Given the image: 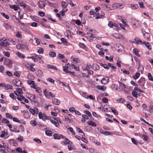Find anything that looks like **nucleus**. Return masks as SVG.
Wrapping results in <instances>:
<instances>
[{
    "label": "nucleus",
    "mask_w": 153,
    "mask_h": 153,
    "mask_svg": "<svg viewBox=\"0 0 153 153\" xmlns=\"http://www.w3.org/2000/svg\"><path fill=\"white\" fill-rule=\"evenodd\" d=\"M39 7L41 8H43L45 6V3L42 1H39L38 3Z\"/></svg>",
    "instance_id": "4468645a"
},
{
    "label": "nucleus",
    "mask_w": 153,
    "mask_h": 153,
    "mask_svg": "<svg viewBox=\"0 0 153 153\" xmlns=\"http://www.w3.org/2000/svg\"><path fill=\"white\" fill-rule=\"evenodd\" d=\"M33 89H35L36 91L39 93H40L42 91L41 88L39 87H36V86L35 88H33Z\"/></svg>",
    "instance_id": "de8ad7c7"
},
{
    "label": "nucleus",
    "mask_w": 153,
    "mask_h": 153,
    "mask_svg": "<svg viewBox=\"0 0 153 153\" xmlns=\"http://www.w3.org/2000/svg\"><path fill=\"white\" fill-rule=\"evenodd\" d=\"M61 5L63 7L65 8L67 7L68 6V4L66 3V2L65 1H62Z\"/></svg>",
    "instance_id": "13d9d810"
},
{
    "label": "nucleus",
    "mask_w": 153,
    "mask_h": 153,
    "mask_svg": "<svg viewBox=\"0 0 153 153\" xmlns=\"http://www.w3.org/2000/svg\"><path fill=\"white\" fill-rule=\"evenodd\" d=\"M54 120H51V122L54 124L56 127H59V123L62 124V122L61 121L60 119L58 117H53Z\"/></svg>",
    "instance_id": "f257e3e1"
},
{
    "label": "nucleus",
    "mask_w": 153,
    "mask_h": 153,
    "mask_svg": "<svg viewBox=\"0 0 153 153\" xmlns=\"http://www.w3.org/2000/svg\"><path fill=\"white\" fill-rule=\"evenodd\" d=\"M36 74L37 76L38 77H42L43 75L42 72L40 70H38L36 72Z\"/></svg>",
    "instance_id": "c85d7f7f"
},
{
    "label": "nucleus",
    "mask_w": 153,
    "mask_h": 153,
    "mask_svg": "<svg viewBox=\"0 0 153 153\" xmlns=\"http://www.w3.org/2000/svg\"><path fill=\"white\" fill-rule=\"evenodd\" d=\"M22 29V30H23L25 33H27V34H31V32L25 27H23V28H22V29Z\"/></svg>",
    "instance_id": "b1692460"
},
{
    "label": "nucleus",
    "mask_w": 153,
    "mask_h": 153,
    "mask_svg": "<svg viewBox=\"0 0 153 153\" xmlns=\"http://www.w3.org/2000/svg\"><path fill=\"white\" fill-rule=\"evenodd\" d=\"M16 36L17 38H21L22 37L21 33L20 32H17Z\"/></svg>",
    "instance_id": "69168bd1"
},
{
    "label": "nucleus",
    "mask_w": 153,
    "mask_h": 153,
    "mask_svg": "<svg viewBox=\"0 0 153 153\" xmlns=\"http://www.w3.org/2000/svg\"><path fill=\"white\" fill-rule=\"evenodd\" d=\"M133 53L137 56L140 57V55L138 54V51L136 49H133Z\"/></svg>",
    "instance_id": "3c124183"
},
{
    "label": "nucleus",
    "mask_w": 153,
    "mask_h": 153,
    "mask_svg": "<svg viewBox=\"0 0 153 153\" xmlns=\"http://www.w3.org/2000/svg\"><path fill=\"white\" fill-rule=\"evenodd\" d=\"M13 129H10V130L11 132L19 133L20 132L19 130L18 129L17 126H14L13 127Z\"/></svg>",
    "instance_id": "393cba45"
},
{
    "label": "nucleus",
    "mask_w": 153,
    "mask_h": 153,
    "mask_svg": "<svg viewBox=\"0 0 153 153\" xmlns=\"http://www.w3.org/2000/svg\"><path fill=\"white\" fill-rule=\"evenodd\" d=\"M134 40L136 41L135 44L136 45H139L140 44H143V42L141 41V40L139 38L137 37L135 38Z\"/></svg>",
    "instance_id": "6ab92c4d"
},
{
    "label": "nucleus",
    "mask_w": 153,
    "mask_h": 153,
    "mask_svg": "<svg viewBox=\"0 0 153 153\" xmlns=\"http://www.w3.org/2000/svg\"><path fill=\"white\" fill-rule=\"evenodd\" d=\"M13 88V86L9 84L6 85H4V89L6 90L8 89H12Z\"/></svg>",
    "instance_id": "c9c22d12"
},
{
    "label": "nucleus",
    "mask_w": 153,
    "mask_h": 153,
    "mask_svg": "<svg viewBox=\"0 0 153 153\" xmlns=\"http://www.w3.org/2000/svg\"><path fill=\"white\" fill-rule=\"evenodd\" d=\"M5 116L7 118L10 119H12L13 118V117L9 113H6L5 114Z\"/></svg>",
    "instance_id": "774afa93"
},
{
    "label": "nucleus",
    "mask_w": 153,
    "mask_h": 153,
    "mask_svg": "<svg viewBox=\"0 0 153 153\" xmlns=\"http://www.w3.org/2000/svg\"><path fill=\"white\" fill-rule=\"evenodd\" d=\"M109 79L108 77L105 76L101 80V82L102 84L105 85L109 82Z\"/></svg>",
    "instance_id": "1a4fd4ad"
},
{
    "label": "nucleus",
    "mask_w": 153,
    "mask_h": 153,
    "mask_svg": "<svg viewBox=\"0 0 153 153\" xmlns=\"http://www.w3.org/2000/svg\"><path fill=\"white\" fill-rule=\"evenodd\" d=\"M81 94L85 98H88L87 93L85 92H82L81 93Z\"/></svg>",
    "instance_id": "c03bdc74"
},
{
    "label": "nucleus",
    "mask_w": 153,
    "mask_h": 153,
    "mask_svg": "<svg viewBox=\"0 0 153 153\" xmlns=\"http://www.w3.org/2000/svg\"><path fill=\"white\" fill-rule=\"evenodd\" d=\"M39 119H42L44 121H45L46 119H47L46 115L41 112L39 113Z\"/></svg>",
    "instance_id": "0eeeda50"
},
{
    "label": "nucleus",
    "mask_w": 153,
    "mask_h": 153,
    "mask_svg": "<svg viewBox=\"0 0 153 153\" xmlns=\"http://www.w3.org/2000/svg\"><path fill=\"white\" fill-rule=\"evenodd\" d=\"M33 140L36 142L38 143H42V141H41L39 139L37 138H35L33 139Z\"/></svg>",
    "instance_id": "e2e57ef3"
},
{
    "label": "nucleus",
    "mask_w": 153,
    "mask_h": 153,
    "mask_svg": "<svg viewBox=\"0 0 153 153\" xmlns=\"http://www.w3.org/2000/svg\"><path fill=\"white\" fill-rule=\"evenodd\" d=\"M103 49H102L98 53L99 55L102 57L104 56V52L103 51Z\"/></svg>",
    "instance_id": "09e8293b"
},
{
    "label": "nucleus",
    "mask_w": 153,
    "mask_h": 153,
    "mask_svg": "<svg viewBox=\"0 0 153 153\" xmlns=\"http://www.w3.org/2000/svg\"><path fill=\"white\" fill-rule=\"evenodd\" d=\"M16 90L17 92H18V93L19 94H22L23 93V91H22V89L19 88H16Z\"/></svg>",
    "instance_id": "680f3d73"
},
{
    "label": "nucleus",
    "mask_w": 153,
    "mask_h": 153,
    "mask_svg": "<svg viewBox=\"0 0 153 153\" xmlns=\"http://www.w3.org/2000/svg\"><path fill=\"white\" fill-rule=\"evenodd\" d=\"M100 68L99 66L97 64H94L93 65V69L94 71H97Z\"/></svg>",
    "instance_id": "7c9ffc66"
},
{
    "label": "nucleus",
    "mask_w": 153,
    "mask_h": 153,
    "mask_svg": "<svg viewBox=\"0 0 153 153\" xmlns=\"http://www.w3.org/2000/svg\"><path fill=\"white\" fill-rule=\"evenodd\" d=\"M9 143L11 144L15 145L16 143V141L13 139H11L9 140Z\"/></svg>",
    "instance_id": "8fccbe9b"
},
{
    "label": "nucleus",
    "mask_w": 153,
    "mask_h": 153,
    "mask_svg": "<svg viewBox=\"0 0 153 153\" xmlns=\"http://www.w3.org/2000/svg\"><path fill=\"white\" fill-rule=\"evenodd\" d=\"M16 53L17 56L21 58L22 59H24L25 58V55L19 51L16 52Z\"/></svg>",
    "instance_id": "4be33fe9"
},
{
    "label": "nucleus",
    "mask_w": 153,
    "mask_h": 153,
    "mask_svg": "<svg viewBox=\"0 0 153 153\" xmlns=\"http://www.w3.org/2000/svg\"><path fill=\"white\" fill-rule=\"evenodd\" d=\"M83 112L88 115L89 117H91V113L88 111H84Z\"/></svg>",
    "instance_id": "864d4df0"
},
{
    "label": "nucleus",
    "mask_w": 153,
    "mask_h": 153,
    "mask_svg": "<svg viewBox=\"0 0 153 153\" xmlns=\"http://www.w3.org/2000/svg\"><path fill=\"white\" fill-rule=\"evenodd\" d=\"M2 122L3 123H5L7 124H9V121L6 119L3 118L2 120Z\"/></svg>",
    "instance_id": "bf43d9fd"
},
{
    "label": "nucleus",
    "mask_w": 153,
    "mask_h": 153,
    "mask_svg": "<svg viewBox=\"0 0 153 153\" xmlns=\"http://www.w3.org/2000/svg\"><path fill=\"white\" fill-rule=\"evenodd\" d=\"M17 99L20 101H22L23 100L24 102L26 103H28L29 102L28 100L25 98L22 95H20L19 96H18L17 98Z\"/></svg>",
    "instance_id": "6e6552de"
},
{
    "label": "nucleus",
    "mask_w": 153,
    "mask_h": 153,
    "mask_svg": "<svg viewBox=\"0 0 153 153\" xmlns=\"http://www.w3.org/2000/svg\"><path fill=\"white\" fill-rule=\"evenodd\" d=\"M43 92L45 96L48 98H54L55 97L51 92L47 91L46 89L44 90Z\"/></svg>",
    "instance_id": "7ed1b4c3"
},
{
    "label": "nucleus",
    "mask_w": 153,
    "mask_h": 153,
    "mask_svg": "<svg viewBox=\"0 0 153 153\" xmlns=\"http://www.w3.org/2000/svg\"><path fill=\"white\" fill-rule=\"evenodd\" d=\"M36 57L37 58L38 61L41 64H43L44 63V61L42 59V56L40 55H37V56H36Z\"/></svg>",
    "instance_id": "412c9836"
},
{
    "label": "nucleus",
    "mask_w": 153,
    "mask_h": 153,
    "mask_svg": "<svg viewBox=\"0 0 153 153\" xmlns=\"http://www.w3.org/2000/svg\"><path fill=\"white\" fill-rule=\"evenodd\" d=\"M45 134L48 136H51L52 135V133L51 131L47 130L45 131Z\"/></svg>",
    "instance_id": "58836bf2"
},
{
    "label": "nucleus",
    "mask_w": 153,
    "mask_h": 153,
    "mask_svg": "<svg viewBox=\"0 0 153 153\" xmlns=\"http://www.w3.org/2000/svg\"><path fill=\"white\" fill-rule=\"evenodd\" d=\"M49 55L51 57H54L56 56V53L50 51Z\"/></svg>",
    "instance_id": "4d7b16f0"
},
{
    "label": "nucleus",
    "mask_w": 153,
    "mask_h": 153,
    "mask_svg": "<svg viewBox=\"0 0 153 153\" xmlns=\"http://www.w3.org/2000/svg\"><path fill=\"white\" fill-rule=\"evenodd\" d=\"M3 144H0V152L2 153H7L5 152L6 149L8 148V145L4 143H3Z\"/></svg>",
    "instance_id": "f03ea898"
},
{
    "label": "nucleus",
    "mask_w": 153,
    "mask_h": 153,
    "mask_svg": "<svg viewBox=\"0 0 153 153\" xmlns=\"http://www.w3.org/2000/svg\"><path fill=\"white\" fill-rule=\"evenodd\" d=\"M13 82L14 85L17 86H20L22 84L21 82L18 79H13Z\"/></svg>",
    "instance_id": "f8f14e48"
},
{
    "label": "nucleus",
    "mask_w": 153,
    "mask_h": 153,
    "mask_svg": "<svg viewBox=\"0 0 153 153\" xmlns=\"http://www.w3.org/2000/svg\"><path fill=\"white\" fill-rule=\"evenodd\" d=\"M101 7L102 9L107 11H109L112 10L111 8L110 7L109 5L102 4L101 5Z\"/></svg>",
    "instance_id": "9d476101"
},
{
    "label": "nucleus",
    "mask_w": 153,
    "mask_h": 153,
    "mask_svg": "<svg viewBox=\"0 0 153 153\" xmlns=\"http://www.w3.org/2000/svg\"><path fill=\"white\" fill-rule=\"evenodd\" d=\"M128 7L132 10L137 9L138 8V6L137 4H129Z\"/></svg>",
    "instance_id": "dca6fc26"
},
{
    "label": "nucleus",
    "mask_w": 153,
    "mask_h": 153,
    "mask_svg": "<svg viewBox=\"0 0 153 153\" xmlns=\"http://www.w3.org/2000/svg\"><path fill=\"white\" fill-rule=\"evenodd\" d=\"M100 65L101 66L103 67L105 69H108V67L107 65L106 64H103L102 63H100Z\"/></svg>",
    "instance_id": "338daca9"
},
{
    "label": "nucleus",
    "mask_w": 153,
    "mask_h": 153,
    "mask_svg": "<svg viewBox=\"0 0 153 153\" xmlns=\"http://www.w3.org/2000/svg\"><path fill=\"white\" fill-rule=\"evenodd\" d=\"M13 121L14 122H16L19 123H21V121L17 118L13 117Z\"/></svg>",
    "instance_id": "052dcab7"
},
{
    "label": "nucleus",
    "mask_w": 153,
    "mask_h": 153,
    "mask_svg": "<svg viewBox=\"0 0 153 153\" xmlns=\"http://www.w3.org/2000/svg\"><path fill=\"white\" fill-rule=\"evenodd\" d=\"M30 113L33 115H35L36 114H37L39 113V111L38 108L36 107H34L33 108H30L29 110Z\"/></svg>",
    "instance_id": "39448f33"
},
{
    "label": "nucleus",
    "mask_w": 153,
    "mask_h": 153,
    "mask_svg": "<svg viewBox=\"0 0 153 153\" xmlns=\"http://www.w3.org/2000/svg\"><path fill=\"white\" fill-rule=\"evenodd\" d=\"M34 39L36 40V42L37 45H39L40 44L41 42V40L36 38H35Z\"/></svg>",
    "instance_id": "0e129e2a"
},
{
    "label": "nucleus",
    "mask_w": 153,
    "mask_h": 153,
    "mask_svg": "<svg viewBox=\"0 0 153 153\" xmlns=\"http://www.w3.org/2000/svg\"><path fill=\"white\" fill-rule=\"evenodd\" d=\"M110 110L114 114L116 115H118V112L113 107L110 108Z\"/></svg>",
    "instance_id": "72a5a7b5"
},
{
    "label": "nucleus",
    "mask_w": 153,
    "mask_h": 153,
    "mask_svg": "<svg viewBox=\"0 0 153 153\" xmlns=\"http://www.w3.org/2000/svg\"><path fill=\"white\" fill-rule=\"evenodd\" d=\"M1 46H7L10 45V44L7 42H1Z\"/></svg>",
    "instance_id": "37998d69"
},
{
    "label": "nucleus",
    "mask_w": 153,
    "mask_h": 153,
    "mask_svg": "<svg viewBox=\"0 0 153 153\" xmlns=\"http://www.w3.org/2000/svg\"><path fill=\"white\" fill-rule=\"evenodd\" d=\"M97 88L100 90L104 91L106 88V87L104 85H98L97 86Z\"/></svg>",
    "instance_id": "a878e982"
},
{
    "label": "nucleus",
    "mask_w": 153,
    "mask_h": 153,
    "mask_svg": "<svg viewBox=\"0 0 153 153\" xmlns=\"http://www.w3.org/2000/svg\"><path fill=\"white\" fill-rule=\"evenodd\" d=\"M53 138L55 140H59L61 138L62 139H65V137L62 134H59L57 133H54L53 135Z\"/></svg>",
    "instance_id": "20e7f679"
},
{
    "label": "nucleus",
    "mask_w": 153,
    "mask_h": 153,
    "mask_svg": "<svg viewBox=\"0 0 153 153\" xmlns=\"http://www.w3.org/2000/svg\"><path fill=\"white\" fill-rule=\"evenodd\" d=\"M31 19L34 21L38 22L39 21V18L37 16H32L31 17Z\"/></svg>",
    "instance_id": "603ef678"
},
{
    "label": "nucleus",
    "mask_w": 153,
    "mask_h": 153,
    "mask_svg": "<svg viewBox=\"0 0 153 153\" xmlns=\"http://www.w3.org/2000/svg\"><path fill=\"white\" fill-rule=\"evenodd\" d=\"M143 44L145 45L146 47L149 50H151L152 49V46L150 44L146 42H144L143 43Z\"/></svg>",
    "instance_id": "a211bd4d"
},
{
    "label": "nucleus",
    "mask_w": 153,
    "mask_h": 153,
    "mask_svg": "<svg viewBox=\"0 0 153 153\" xmlns=\"http://www.w3.org/2000/svg\"><path fill=\"white\" fill-rule=\"evenodd\" d=\"M68 64H67L65 66L63 67V71L66 73H68Z\"/></svg>",
    "instance_id": "2f4dec72"
},
{
    "label": "nucleus",
    "mask_w": 153,
    "mask_h": 153,
    "mask_svg": "<svg viewBox=\"0 0 153 153\" xmlns=\"http://www.w3.org/2000/svg\"><path fill=\"white\" fill-rule=\"evenodd\" d=\"M28 84L30 85L31 88H35L36 84L35 83L34 81L31 80H29L27 81Z\"/></svg>",
    "instance_id": "9b49d317"
},
{
    "label": "nucleus",
    "mask_w": 153,
    "mask_h": 153,
    "mask_svg": "<svg viewBox=\"0 0 153 153\" xmlns=\"http://www.w3.org/2000/svg\"><path fill=\"white\" fill-rule=\"evenodd\" d=\"M30 114L29 112H25L24 114V117L26 119H29L30 117Z\"/></svg>",
    "instance_id": "c756f323"
},
{
    "label": "nucleus",
    "mask_w": 153,
    "mask_h": 153,
    "mask_svg": "<svg viewBox=\"0 0 153 153\" xmlns=\"http://www.w3.org/2000/svg\"><path fill=\"white\" fill-rule=\"evenodd\" d=\"M9 6L10 8L13 9L15 11H17L19 9V7L16 6L15 5H11L9 4Z\"/></svg>",
    "instance_id": "aec40b11"
},
{
    "label": "nucleus",
    "mask_w": 153,
    "mask_h": 153,
    "mask_svg": "<svg viewBox=\"0 0 153 153\" xmlns=\"http://www.w3.org/2000/svg\"><path fill=\"white\" fill-rule=\"evenodd\" d=\"M65 141L62 142V144H63V143H64L66 145L69 144H72V142L69 140L68 138L65 137Z\"/></svg>",
    "instance_id": "5701e85b"
},
{
    "label": "nucleus",
    "mask_w": 153,
    "mask_h": 153,
    "mask_svg": "<svg viewBox=\"0 0 153 153\" xmlns=\"http://www.w3.org/2000/svg\"><path fill=\"white\" fill-rule=\"evenodd\" d=\"M112 36L117 39H120L121 37L123 38V37L122 35L118 34H115L114 35H112Z\"/></svg>",
    "instance_id": "e433bc0d"
},
{
    "label": "nucleus",
    "mask_w": 153,
    "mask_h": 153,
    "mask_svg": "<svg viewBox=\"0 0 153 153\" xmlns=\"http://www.w3.org/2000/svg\"><path fill=\"white\" fill-rule=\"evenodd\" d=\"M140 76V74L139 73H137L135 74L133 76V78L135 79H136L139 77Z\"/></svg>",
    "instance_id": "5fc2aeb1"
},
{
    "label": "nucleus",
    "mask_w": 153,
    "mask_h": 153,
    "mask_svg": "<svg viewBox=\"0 0 153 153\" xmlns=\"http://www.w3.org/2000/svg\"><path fill=\"white\" fill-rule=\"evenodd\" d=\"M4 26L7 30L10 29L11 27V26H10L9 24L7 23H4Z\"/></svg>",
    "instance_id": "f704fd0d"
},
{
    "label": "nucleus",
    "mask_w": 153,
    "mask_h": 153,
    "mask_svg": "<svg viewBox=\"0 0 153 153\" xmlns=\"http://www.w3.org/2000/svg\"><path fill=\"white\" fill-rule=\"evenodd\" d=\"M47 67L48 68L52 69L53 70H56V68L51 65H47Z\"/></svg>",
    "instance_id": "49530a36"
},
{
    "label": "nucleus",
    "mask_w": 153,
    "mask_h": 153,
    "mask_svg": "<svg viewBox=\"0 0 153 153\" xmlns=\"http://www.w3.org/2000/svg\"><path fill=\"white\" fill-rule=\"evenodd\" d=\"M79 46L81 48L84 49L85 51L87 50V48L86 46L84 44L82 43H80L79 44Z\"/></svg>",
    "instance_id": "473e14b6"
},
{
    "label": "nucleus",
    "mask_w": 153,
    "mask_h": 153,
    "mask_svg": "<svg viewBox=\"0 0 153 153\" xmlns=\"http://www.w3.org/2000/svg\"><path fill=\"white\" fill-rule=\"evenodd\" d=\"M66 128L69 130L71 132V134L73 135H74L75 134V132L74 131L73 128L70 127L68 126H66Z\"/></svg>",
    "instance_id": "bb28decb"
},
{
    "label": "nucleus",
    "mask_w": 153,
    "mask_h": 153,
    "mask_svg": "<svg viewBox=\"0 0 153 153\" xmlns=\"http://www.w3.org/2000/svg\"><path fill=\"white\" fill-rule=\"evenodd\" d=\"M27 97L33 102H35L36 101L35 96L33 94H29L28 96H27Z\"/></svg>",
    "instance_id": "423d86ee"
},
{
    "label": "nucleus",
    "mask_w": 153,
    "mask_h": 153,
    "mask_svg": "<svg viewBox=\"0 0 153 153\" xmlns=\"http://www.w3.org/2000/svg\"><path fill=\"white\" fill-rule=\"evenodd\" d=\"M52 102L56 105H59L60 103V101L56 98L53 99L52 100Z\"/></svg>",
    "instance_id": "cd10ccee"
},
{
    "label": "nucleus",
    "mask_w": 153,
    "mask_h": 153,
    "mask_svg": "<svg viewBox=\"0 0 153 153\" xmlns=\"http://www.w3.org/2000/svg\"><path fill=\"white\" fill-rule=\"evenodd\" d=\"M118 83L119 85V88L121 89V91H125V89L126 88V85L120 81H119Z\"/></svg>",
    "instance_id": "2eb2a0df"
},
{
    "label": "nucleus",
    "mask_w": 153,
    "mask_h": 153,
    "mask_svg": "<svg viewBox=\"0 0 153 153\" xmlns=\"http://www.w3.org/2000/svg\"><path fill=\"white\" fill-rule=\"evenodd\" d=\"M88 125L92 126H96V124L95 123L91 121H89L88 122Z\"/></svg>",
    "instance_id": "4c0bfd02"
},
{
    "label": "nucleus",
    "mask_w": 153,
    "mask_h": 153,
    "mask_svg": "<svg viewBox=\"0 0 153 153\" xmlns=\"http://www.w3.org/2000/svg\"><path fill=\"white\" fill-rule=\"evenodd\" d=\"M30 123L33 126H35L37 124V122L35 120H33L30 121Z\"/></svg>",
    "instance_id": "a18cd8bd"
},
{
    "label": "nucleus",
    "mask_w": 153,
    "mask_h": 153,
    "mask_svg": "<svg viewBox=\"0 0 153 153\" xmlns=\"http://www.w3.org/2000/svg\"><path fill=\"white\" fill-rule=\"evenodd\" d=\"M132 94L133 97L137 98L138 97V94L137 92L134 90L132 92Z\"/></svg>",
    "instance_id": "79ce46f5"
},
{
    "label": "nucleus",
    "mask_w": 153,
    "mask_h": 153,
    "mask_svg": "<svg viewBox=\"0 0 153 153\" xmlns=\"http://www.w3.org/2000/svg\"><path fill=\"white\" fill-rule=\"evenodd\" d=\"M117 101L120 103L124 102H125V99L122 98L118 99Z\"/></svg>",
    "instance_id": "ea45409f"
},
{
    "label": "nucleus",
    "mask_w": 153,
    "mask_h": 153,
    "mask_svg": "<svg viewBox=\"0 0 153 153\" xmlns=\"http://www.w3.org/2000/svg\"><path fill=\"white\" fill-rule=\"evenodd\" d=\"M138 69L139 71L141 72V73L143 72L144 70L143 66L142 65H139Z\"/></svg>",
    "instance_id": "a19ab883"
},
{
    "label": "nucleus",
    "mask_w": 153,
    "mask_h": 153,
    "mask_svg": "<svg viewBox=\"0 0 153 153\" xmlns=\"http://www.w3.org/2000/svg\"><path fill=\"white\" fill-rule=\"evenodd\" d=\"M9 96L13 100H16V97L14 95V94L12 93L10 94Z\"/></svg>",
    "instance_id": "6e6d98bb"
},
{
    "label": "nucleus",
    "mask_w": 153,
    "mask_h": 153,
    "mask_svg": "<svg viewBox=\"0 0 153 153\" xmlns=\"http://www.w3.org/2000/svg\"><path fill=\"white\" fill-rule=\"evenodd\" d=\"M112 7L114 9H116L117 8H122L123 6L122 4H120L118 3H117L113 4L112 6Z\"/></svg>",
    "instance_id": "ddd939ff"
},
{
    "label": "nucleus",
    "mask_w": 153,
    "mask_h": 153,
    "mask_svg": "<svg viewBox=\"0 0 153 153\" xmlns=\"http://www.w3.org/2000/svg\"><path fill=\"white\" fill-rule=\"evenodd\" d=\"M145 33L143 32V35L145 39L146 40H148L150 38V34L148 33L144 32Z\"/></svg>",
    "instance_id": "f3484780"
}]
</instances>
